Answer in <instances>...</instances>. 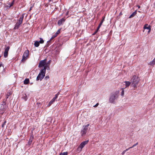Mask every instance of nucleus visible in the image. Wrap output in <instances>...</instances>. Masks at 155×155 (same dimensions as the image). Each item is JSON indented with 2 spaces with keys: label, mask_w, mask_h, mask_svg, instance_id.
Segmentation results:
<instances>
[{
  "label": "nucleus",
  "mask_w": 155,
  "mask_h": 155,
  "mask_svg": "<svg viewBox=\"0 0 155 155\" xmlns=\"http://www.w3.org/2000/svg\"><path fill=\"white\" fill-rule=\"evenodd\" d=\"M59 94L60 92H58V93L55 95V97H54V98L56 99L58 97V95Z\"/></svg>",
  "instance_id": "22"
},
{
  "label": "nucleus",
  "mask_w": 155,
  "mask_h": 155,
  "mask_svg": "<svg viewBox=\"0 0 155 155\" xmlns=\"http://www.w3.org/2000/svg\"><path fill=\"white\" fill-rule=\"evenodd\" d=\"M51 62V60H49L47 62V63H46V64L48 65V64H50Z\"/></svg>",
  "instance_id": "30"
},
{
  "label": "nucleus",
  "mask_w": 155,
  "mask_h": 155,
  "mask_svg": "<svg viewBox=\"0 0 155 155\" xmlns=\"http://www.w3.org/2000/svg\"><path fill=\"white\" fill-rule=\"evenodd\" d=\"M104 17H103V19L101 21L100 24H101V25L103 23V21H104Z\"/></svg>",
  "instance_id": "25"
},
{
  "label": "nucleus",
  "mask_w": 155,
  "mask_h": 155,
  "mask_svg": "<svg viewBox=\"0 0 155 155\" xmlns=\"http://www.w3.org/2000/svg\"><path fill=\"white\" fill-rule=\"evenodd\" d=\"M39 43H40L39 41H35L34 43V45L36 47H38L39 45Z\"/></svg>",
  "instance_id": "16"
},
{
  "label": "nucleus",
  "mask_w": 155,
  "mask_h": 155,
  "mask_svg": "<svg viewBox=\"0 0 155 155\" xmlns=\"http://www.w3.org/2000/svg\"><path fill=\"white\" fill-rule=\"evenodd\" d=\"M101 25L100 24H99V25H98V27L99 28H100L101 26Z\"/></svg>",
  "instance_id": "38"
},
{
  "label": "nucleus",
  "mask_w": 155,
  "mask_h": 155,
  "mask_svg": "<svg viewBox=\"0 0 155 155\" xmlns=\"http://www.w3.org/2000/svg\"><path fill=\"white\" fill-rule=\"evenodd\" d=\"M129 148H128L127 149H126L125 150V151H126V152L128 150H129Z\"/></svg>",
  "instance_id": "43"
},
{
  "label": "nucleus",
  "mask_w": 155,
  "mask_h": 155,
  "mask_svg": "<svg viewBox=\"0 0 155 155\" xmlns=\"http://www.w3.org/2000/svg\"><path fill=\"white\" fill-rule=\"evenodd\" d=\"M6 105L4 102L2 104H0V114H2L5 111Z\"/></svg>",
  "instance_id": "6"
},
{
  "label": "nucleus",
  "mask_w": 155,
  "mask_h": 155,
  "mask_svg": "<svg viewBox=\"0 0 155 155\" xmlns=\"http://www.w3.org/2000/svg\"><path fill=\"white\" fill-rule=\"evenodd\" d=\"M98 103H97L96 104H95V105L94 106V107H96L98 106Z\"/></svg>",
  "instance_id": "34"
},
{
  "label": "nucleus",
  "mask_w": 155,
  "mask_h": 155,
  "mask_svg": "<svg viewBox=\"0 0 155 155\" xmlns=\"http://www.w3.org/2000/svg\"><path fill=\"white\" fill-rule=\"evenodd\" d=\"M65 20V19L64 18H63L59 20L58 21V25H61L63 24Z\"/></svg>",
  "instance_id": "11"
},
{
  "label": "nucleus",
  "mask_w": 155,
  "mask_h": 155,
  "mask_svg": "<svg viewBox=\"0 0 155 155\" xmlns=\"http://www.w3.org/2000/svg\"><path fill=\"white\" fill-rule=\"evenodd\" d=\"M133 147V146H132L131 147H130L129 148V149H131V148H133V147Z\"/></svg>",
  "instance_id": "42"
},
{
  "label": "nucleus",
  "mask_w": 155,
  "mask_h": 155,
  "mask_svg": "<svg viewBox=\"0 0 155 155\" xmlns=\"http://www.w3.org/2000/svg\"><path fill=\"white\" fill-rule=\"evenodd\" d=\"M6 123V121H5L2 125V127H4V126L5 125Z\"/></svg>",
  "instance_id": "29"
},
{
  "label": "nucleus",
  "mask_w": 155,
  "mask_h": 155,
  "mask_svg": "<svg viewBox=\"0 0 155 155\" xmlns=\"http://www.w3.org/2000/svg\"><path fill=\"white\" fill-rule=\"evenodd\" d=\"M140 81V79L138 76L134 75L131 80V86L136 88Z\"/></svg>",
  "instance_id": "1"
},
{
  "label": "nucleus",
  "mask_w": 155,
  "mask_h": 155,
  "mask_svg": "<svg viewBox=\"0 0 155 155\" xmlns=\"http://www.w3.org/2000/svg\"><path fill=\"white\" fill-rule=\"evenodd\" d=\"M46 61L47 59H45L41 61H40V62L39 64L38 65V67L39 68H41L43 67H46V69L48 68L47 69H49V68L48 67V66L46 64Z\"/></svg>",
  "instance_id": "3"
},
{
  "label": "nucleus",
  "mask_w": 155,
  "mask_h": 155,
  "mask_svg": "<svg viewBox=\"0 0 155 155\" xmlns=\"http://www.w3.org/2000/svg\"><path fill=\"white\" fill-rule=\"evenodd\" d=\"M133 147V146H132L131 147H130L129 148V149H131V148H133V147Z\"/></svg>",
  "instance_id": "41"
},
{
  "label": "nucleus",
  "mask_w": 155,
  "mask_h": 155,
  "mask_svg": "<svg viewBox=\"0 0 155 155\" xmlns=\"http://www.w3.org/2000/svg\"><path fill=\"white\" fill-rule=\"evenodd\" d=\"M40 41H39L40 43L43 44L44 42V41L43 40V39L41 38H40Z\"/></svg>",
  "instance_id": "21"
},
{
  "label": "nucleus",
  "mask_w": 155,
  "mask_h": 155,
  "mask_svg": "<svg viewBox=\"0 0 155 155\" xmlns=\"http://www.w3.org/2000/svg\"><path fill=\"white\" fill-rule=\"evenodd\" d=\"M124 82L125 83V88L128 87L131 83V82L129 81H125Z\"/></svg>",
  "instance_id": "14"
},
{
  "label": "nucleus",
  "mask_w": 155,
  "mask_h": 155,
  "mask_svg": "<svg viewBox=\"0 0 155 155\" xmlns=\"http://www.w3.org/2000/svg\"><path fill=\"white\" fill-rule=\"evenodd\" d=\"M88 141L89 140H87L81 143L79 146L82 148H83L84 147V146L88 143Z\"/></svg>",
  "instance_id": "12"
},
{
  "label": "nucleus",
  "mask_w": 155,
  "mask_h": 155,
  "mask_svg": "<svg viewBox=\"0 0 155 155\" xmlns=\"http://www.w3.org/2000/svg\"><path fill=\"white\" fill-rule=\"evenodd\" d=\"M82 149L79 146L77 149L76 151L78 153L80 152L82 150Z\"/></svg>",
  "instance_id": "19"
},
{
  "label": "nucleus",
  "mask_w": 155,
  "mask_h": 155,
  "mask_svg": "<svg viewBox=\"0 0 155 155\" xmlns=\"http://www.w3.org/2000/svg\"><path fill=\"white\" fill-rule=\"evenodd\" d=\"M133 147V146H132L131 147H130L129 148V149H131V148H133V147Z\"/></svg>",
  "instance_id": "40"
},
{
  "label": "nucleus",
  "mask_w": 155,
  "mask_h": 155,
  "mask_svg": "<svg viewBox=\"0 0 155 155\" xmlns=\"http://www.w3.org/2000/svg\"><path fill=\"white\" fill-rule=\"evenodd\" d=\"M13 5V4L12 3L10 5V6H9V7H10L11 6H12Z\"/></svg>",
  "instance_id": "39"
},
{
  "label": "nucleus",
  "mask_w": 155,
  "mask_h": 155,
  "mask_svg": "<svg viewBox=\"0 0 155 155\" xmlns=\"http://www.w3.org/2000/svg\"><path fill=\"white\" fill-rule=\"evenodd\" d=\"M52 0H49V2H51Z\"/></svg>",
  "instance_id": "45"
},
{
  "label": "nucleus",
  "mask_w": 155,
  "mask_h": 155,
  "mask_svg": "<svg viewBox=\"0 0 155 155\" xmlns=\"http://www.w3.org/2000/svg\"><path fill=\"white\" fill-rule=\"evenodd\" d=\"M49 78V76H46L45 77V79H48Z\"/></svg>",
  "instance_id": "36"
},
{
  "label": "nucleus",
  "mask_w": 155,
  "mask_h": 155,
  "mask_svg": "<svg viewBox=\"0 0 155 155\" xmlns=\"http://www.w3.org/2000/svg\"><path fill=\"white\" fill-rule=\"evenodd\" d=\"M137 7H138V8H140V6H139V5H137Z\"/></svg>",
  "instance_id": "44"
},
{
  "label": "nucleus",
  "mask_w": 155,
  "mask_h": 155,
  "mask_svg": "<svg viewBox=\"0 0 155 155\" xmlns=\"http://www.w3.org/2000/svg\"><path fill=\"white\" fill-rule=\"evenodd\" d=\"M62 155H67L68 153L67 152L61 153Z\"/></svg>",
  "instance_id": "27"
},
{
  "label": "nucleus",
  "mask_w": 155,
  "mask_h": 155,
  "mask_svg": "<svg viewBox=\"0 0 155 155\" xmlns=\"http://www.w3.org/2000/svg\"><path fill=\"white\" fill-rule=\"evenodd\" d=\"M25 14H23L22 15L21 17H20L19 19H21V20L23 21V19L24 16Z\"/></svg>",
  "instance_id": "23"
},
{
  "label": "nucleus",
  "mask_w": 155,
  "mask_h": 155,
  "mask_svg": "<svg viewBox=\"0 0 155 155\" xmlns=\"http://www.w3.org/2000/svg\"><path fill=\"white\" fill-rule=\"evenodd\" d=\"M22 21H22L21 19L19 18L17 23L15 25L14 28L18 29V28L20 26V25L22 24Z\"/></svg>",
  "instance_id": "8"
},
{
  "label": "nucleus",
  "mask_w": 155,
  "mask_h": 155,
  "mask_svg": "<svg viewBox=\"0 0 155 155\" xmlns=\"http://www.w3.org/2000/svg\"><path fill=\"white\" fill-rule=\"evenodd\" d=\"M96 33V32H95V33H94V34H95Z\"/></svg>",
  "instance_id": "46"
},
{
  "label": "nucleus",
  "mask_w": 155,
  "mask_h": 155,
  "mask_svg": "<svg viewBox=\"0 0 155 155\" xmlns=\"http://www.w3.org/2000/svg\"><path fill=\"white\" fill-rule=\"evenodd\" d=\"M117 94L114 93L112 94L110 97L109 99V101L110 103H114V101L117 99Z\"/></svg>",
  "instance_id": "5"
},
{
  "label": "nucleus",
  "mask_w": 155,
  "mask_h": 155,
  "mask_svg": "<svg viewBox=\"0 0 155 155\" xmlns=\"http://www.w3.org/2000/svg\"><path fill=\"white\" fill-rule=\"evenodd\" d=\"M26 100H27V99H25V101H26Z\"/></svg>",
  "instance_id": "48"
},
{
  "label": "nucleus",
  "mask_w": 155,
  "mask_h": 155,
  "mask_svg": "<svg viewBox=\"0 0 155 155\" xmlns=\"http://www.w3.org/2000/svg\"><path fill=\"white\" fill-rule=\"evenodd\" d=\"M60 29L58 30L56 32V33H55V34H56V35H58V34H59L60 33Z\"/></svg>",
  "instance_id": "26"
},
{
  "label": "nucleus",
  "mask_w": 155,
  "mask_h": 155,
  "mask_svg": "<svg viewBox=\"0 0 155 155\" xmlns=\"http://www.w3.org/2000/svg\"><path fill=\"white\" fill-rule=\"evenodd\" d=\"M11 93L10 92H8L7 94V98H8V97L11 94Z\"/></svg>",
  "instance_id": "28"
},
{
  "label": "nucleus",
  "mask_w": 155,
  "mask_h": 155,
  "mask_svg": "<svg viewBox=\"0 0 155 155\" xmlns=\"http://www.w3.org/2000/svg\"><path fill=\"white\" fill-rule=\"evenodd\" d=\"M143 29L144 30H145L146 29H147L148 30V31L147 32L148 33V34H149L150 31L151 27L150 25H148L147 24H146L144 25V26L143 27Z\"/></svg>",
  "instance_id": "10"
},
{
  "label": "nucleus",
  "mask_w": 155,
  "mask_h": 155,
  "mask_svg": "<svg viewBox=\"0 0 155 155\" xmlns=\"http://www.w3.org/2000/svg\"><path fill=\"white\" fill-rule=\"evenodd\" d=\"M29 82V79L28 78H26L24 81V83L25 84H27Z\"/></svg>",
  "instance_id": "17"
},
{
  "label": "nucleus",
  "mask_w": 155,
  "mask_h": 155,
  "mask_svg": "<svg viewBox=\"0 0 155 155\" xmlns=\"http://www.w3.org/2000/svg\"><path fill=\"white\" fill-rule=\"evenodd\" d=\"M89 126V124H88L86 125H84L83 126L82 129L81 131V135L82 136H83L86 134Z\"/></svg>",
  "instance_id": "4"
},
{
  "label": "nucleus",
  "mask_w": 155,
  "mask_h": 155,
  "mask_svg": "<svg viewBox=\"0 0 155 155\" xmlns=\"http://www.w3.org/2000/svg\"><path fill=\"white\" fill-rule=\"evenodd\" d=\"M52 104V103H51V102H49V104H48V106H49H49H50L51 105V104Z\"/></svg>",
  "instance_id": "33"
},
{
  "label": "nucleus",
  "mask_w": 155,
  "mask_h": 155,
  "mask_svg": "<svg viewBox=\"0 0 155 155\" xmlns=\"http://www.w3.org/2000/svg\"><path fill=\"white\" fill-rule=\"evenodd\" d=\"M138 144V143L137 142L136 144H134L133 145V147H134L135 146H136Z\"/></svg>",
  "instance_id": "35"
},
{
  "label": "nucleus",
  "mask_w": 155,
  "mask_h": 155,
  "mask_svg": "<svg viewBox=\"0 0 155 155\" xmlns=\"http://www.w3.org/2000/svg\"><path fill=\"white\" fill-rule=\"evenodd\" d=\"M155 64V58L152 61H150L149 63V64L152 65H153Z\"/></svg>",
  "instance_id": "18"
},
{
  "label": "nucleus",
  "mask_w": 155,
  "mask_h": 155,
  "mask_svg": "<svg viewBox=\"0 0 155 155\" xmlns=\"http://www.w3.org/2000/svg\"><path fill=\"white\" fill-rule=\"evenodd\" d=\"M33 136L32 135H31V137H30V139H29V141H28V144H31L32 141V140H33Z\"/></svg>",
  "instance_id": "15"
},
{
  "label": "nucleus",
  "mask_w": 155,
  "mask_h": 155,
  "mask_svg": "<svg viewBox=\"0 0 155 155\" xmlns=\"http://www.w3.org/2000/svg\"><path fill=\"white\" fill-rule=\"evenodd\" d=\"M55 100L56 99L54 97L50 101L51 103H52L53 104Z\"/></svg>",
  "instance_id": "24"
},
{
  "label": "nucleus",
  "mask_w": 155,
  "mask_h": 155,
  "mask_svg": "<svg viewBox=\"0 0 155 155\" xmlns=\"http://www.w3.org/2000/svg\"><path fill=\"white\" fill-rule=\"evenodd\" d=\"M137 13V11H135L134 12H133L132 14H131L129 17V18H131L136 15Z\"/></svg>",
  "instance_id": "13"
},
{
  "label": "nucleus",
  "mask_w": 155,
  "mask_h": 155,
  "mask_svg": "<svg viewBox=\"0 0 155 155\" xmlns=\"http://www.w3.org/2000/svg\"><path fill=\"white\" fill-rule=\"evenodd\" d=\"M10 47L9 46H8L5 49V51L4 54V56L5 58H7L8 56V51Z\"/></svg>",
  "instance_id": "9"
},
{
  "label": "nucleus",
  "mask_w": 155,
  "mask_h": 155,
  "mask_svg": "<svg viewBox=\"0 0 155 155\" xmlns=\"http://www.w3.org/2000/svg\"><path fill=\"white\" fill-rule=\"evenodd\" d=\"M126 151L125 150H124L122 152V153H121V154L122 155H123L124 154V153H125L126 152Z\"/></svg>",
  "instance_id": "32"
},
{
  "label": "nucleus",
  "mask_w": 155,
  "mask_h": 155,
  "mask_svg": "<svg viewBox=\"0 0 155 155\" xmlns=\"http://www.w3.org/2000/svg\"><path fill=\"white\" fill-rule=\"evenodd\" d=\"M59 155H62L61 154V153Z\"/></svg>",
  "instance_id": "47"
},
{
  "label": "nucleus",
  "mask_w": 155,
  "mask_h": 155,
  "mask_svg": "<svg viewBox=\"0 0 155 155\" xmlns=\"http://www.w3.org/2000/svg\"><path fill=\"white\" fill-rule=\"evenodd\" d=\"M29 51H28V50H25L23 53V55L22 56V58L21 60V61H23L25 60L28 57V56H29Z\"/></svg>",
  "instance_id": "7"
},
{
  "label": "nucleus",
  "mask_w": 155,
  "mask_h": 155,
  "mask_svg": "<svg viewBox=\"0 0 155 155\" xmlns=\"http://www.w3.org/2000/svg\"><path fill=\"white\" fill-rule=\"evenodd\" d=\"M57 36V35H56V34H54V35L52 36V37L51 38H54V37H56Z\"/></svg>",
  "instance_id": "31"
},
{
  "label": "nucleus",
  "mask_w": 155,
  "mask_h": 155,
  "mask_svg": "<svg viewBox=\"0 0 155 155\" xmlns=\"http://www.w3.org/2000/svg\"><path fill=\"white\" fill-rule=\"evenodd\" d=\"M124 88H122V91L121 92V95L122 96H123L124 94Z\"/></svg>",
  "instance_id": "20"
},
{
  "label": "nucleus",
  "mask_w": 155,
  "mask_h": 155,
  "mask_svg": "<svg viewBox=\"0 0 155 155\" xmlns=\"http://www.w3.org/2000/svg\"><path fill=\"white\" fill-rule=\"evenodd\" d=\"M99 28H99L98 27H97V29L96 30V32H97L99 30Z\"/></svg>",
  "instance_id": "37"
},
{
  "label": "nucleus",
  "mask_w": 155,
  "mask_h": 155,
  "mask_svg": "<svg viewBox=\"0 0 155 155\" xmlns=\"http://www.w3.org/2000/svg\"><path fill=\"white\" fill-rule=\"evenodd\" d=\"M46 72V67L42 68L40 71V73L36 78V80L38 81L40 80L41 81L45 76Z\"/></svg>",
  "instance_id": "2"
}]
</instances>
